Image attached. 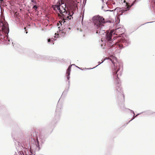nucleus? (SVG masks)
I'll return each mask as SVG.
<instances>
[{"mask_svg":"<svg viewBox=\"0 0 155 155\" xmlns=\"http://www.w3.org/2000/svg\"><path fill=\"white\" fill-rule=\"evenodd\" d=\"M113 64L112 66L113 78L114 79V83L118 87L120 86V82L119 78V73H117L120 70V64L117 61L116 58L113 55L110 56L109 58Z\"/></svg>","mask_w":155,"mask_h":155,"instance_id":"1","label":"nucleus"},{"mask_svg":"<svg viewBox=\"0 0 155 155\" xmlns=\"http://www.w3.org/2000/svg\"><path fill=\"white\" fill-rule=\"evenodd\" d=\"M94 23L96 27V33L100 35L103 34L105 31L103 30L102 27L105 23L104 19L102 17L98 16L96 18Z\"/></svg>","mask_w":155,"mask_h":155,"instance_id":"2","label":"nucleus"},{"mask_svg":"<svg viewBox=\"0 0 155 155\" xmlns=\"http://www.w3.org/2000/svg\"><path fill=\"white\" fill-rule=\"evenodd\" d=\"M0 26L2 27V29L3 32L5 33L6 36L7 37L6 39L8 40V41H10L9 39H8L7 35L9 32V29L8 23L5 22H3L2 21H0Z\"/></svg>","mask_w":155,"mask_h":155,"instance_id":"3","label":"nucleus"},{"mask_svg":"<svg viewBox=\"0 0 155 155\" xmlns=\"http://www.w3.org/2000/svg\"><path fill=\"white\" fill-rule=\"evenodd\" d=\"M12 136L14 139V142H15L16 148L17 149V147H19V142L18 139V134H17L15 132H13L12 134Z\"/></svg>","mask_w":155,"mask_h":155,"instance_id":"4","label":"nucleus"},{"mask_svg":"<svg viewBox=\"0 0 155 155\" xmlns=\"http://www.w3.org/2000/svg\"><path fill=\"white\" fill-rule=\"evenodd\" d=\"M63 2L62 0H57V4L52 6L54 10H58L60 13L62 11L60 9V6L61 5L63 4Z\"/></svg>","mask_w":155,"mask_h":155,"instance_id":"5","label":"nucleus"},{"mask_svg":"<svg viewBox=\"0 0 155 155\" xmlns=\"http://www.w3.org/2000/svg\"><path fill=\"white\" fill-rule=\"evenodd\" d=\"M60 9L62 11V12L60 13L62 14V16L63 17V18H68L65 15V14H67V12L65 9L64 8L63 6H61V7H60Z\"/></svg>","mask_w":155,"mask_h":155,"instance_id":"6","label":"nucleus"},{"mask_svg":"<svg viewBox=\"0 0 155 155\" xmlns=\"http://www.w3.org/2000/svg\"><path fill=\"white\" fill-rule=\"evenodd\" d=\"M114 31L112 30L110 32H108L106 35V39L108 41H111V37L112 35V34L113 33H113Z\"/></svg>","mask_w":155,"mask_h":155,"instance_id":"7","label":"nucleus"},{"mask_svg":"<svg viewBox=\"0 0 155 155\" xmlns=\"http://www.w3.org/2000/svg\"><path fill=\"white\" fill-rule=\"evenodd\" d=\"M71 65H70L67 70L66 74L67 76V78L68 80L70 78L69 76L70 74V72L71 70Z\"/></svg>","mask_w":155,"mask_h":155,"instance_id":"8","label":"nucleus"},{"mask_svg":"<svg viewBox=\"0 0 155 155\" xmlns=\"http://www.w3.org/2000/svg\"><path fill=\"white\" fill-rule=\"evenodd\" d=\"M117 46L120 49H121L123 48V45L121 43H119L118 42H115V44H113L112 46L114 47V46Z\"/></svg>","mask_w":155,"mask_h":155,"instance_id":"9","label":"nucleus"},{"mask_svg":"<svg viewBox=\"0 0 155 155\" xmlns=\"http://www.w3.org/2000/svg\"><path fill=\"white\" fill-rule=\"evenodd\" d=\"M76 8H77V7H74V8H73V11H71V12H70L68 15H70L69 16H67V17L69 19H71V16L73 15V14H74V11L76 10Z\"/></svg>","mask_w":155,"mask_h":155,"instance_id":"10","label":"nucleus"},{"mask_svg":"<svg viewBox=\"0 0 155 155\" xmlns=\"http://www.w3.org/2000/svg\"><path fill=\"white\" fill-rule=\"evenodd\" d=\"M126 6H127V7H126L127 9L125 10H124V11H127V10H129V9L131 7V6L133 5V4H132L131 6H130V5H129V3H127V2L126 3Z\"/></svg>","mask_w":155,"mask_h":155,"instance_id":"11","label":"nucleus"},{"mask_svg":"<svg viewBox=\"0 0 155 155\" xmlns=\"http://www.w3.org/2000/svg\"><path fill=\"white\" fill-rule=\"evenodd\" d=\"M14 16L17 18L18 21L19 20V13L18 12H15L14 14Z\"/></svg>","mask_w":155,"mask_h":155,"instance_id":"12","label":"nucleus"},{"mask_svg":"<svg viewBox=\"0 0 155 155\" xmlns=\"http://www.w3.org/2000/svg\"><path fill=\"white\" fill-rule=\"evenodd\" d=\"M31 2L32 3L33 5H35L37 4V2L36 1V0H31Z\"/></svg>","mask_w":155,"mask_h":155,"instance_id":"13","label":"nucleus"},{"mask_svg":"<svg viewBox=\"0 0 155 155\" xmlns=\"http://www.w3.org/2000/svg\"><path fill=\"white\" fill-rule=\"evenodd\" d=\"M68 4L70 5L72 4L73 2V0H68Z\"/></svg>","mask_w":155,"mask_h":155,"instance_id":"14","label":"nucleus"},{"mask_svg":"<svg viewBox=\"0 0 155 155\" xmlns=\"http://www.w3.org/2000/svg\"><path fill=\"white\" fill-rule=\"evenodd\" d=\"M34 5V6L33 7V8L35 10V11H36V10H37V9L38 8V6L37 5Z\"/></svg>","mask_w":155,"mask_h":155,"instance_id":"15","label":"nucleus"},{"mask_svg":"<svg viewBox=\"0 0 155 155\" xmlns=\"http://www.w3.org/2000/svg\"><path fill=\"white\" fill-rule=\"evenodd\" d=\"M152 2H154V3H155V0H151Z\"/></svg>","mask_w":155,"mask_h":155,"instance_id":"16","label":"nucleus"},{"mask_svg":"<svg viewBox=\"0 0 155 155\" xmlns=\"http://www.w3.org/2000/svg\"><path fill=\"white\" fill-rule=\"evenodd\" d=\"M51 41V39H48V42H49Z\"/></svg>","mask_w":155,"mask_h":155,"instance_id":"17","label":"nucleus"},{"mask_svg":"<svg viewBox=\"0 0 155 155\" xmlns=\"http://www.w3.org/2000/svg\"><path fill=\"white\" fill-rule=\"evenodd\" d=\"M36 140H37V142L38 143V137H36Z\"/></svg>","mask_w":155,"mask_h":155,"instance_id":"18","label":"nucleus"},{"mask_svg":"<svg viewBox=\"0 0 155 155\" xmlns=\"http://www.w3.org/2000/svg\"><path fill=\"white\" fill-rule=\"evenodd\" d=\"M126 2V1H125V0H124V2Z\"/></svg>","mask_w":155,"mask_h":155,"instance_id":"19","label":"nucleus"},{"mask_svg":"<svg viewBox=\"0 0 155 155\" xmlns=\"http://www.w3.org/2000/svg\"><path fill=\"white\" fill-rule=\"evenodd\" d=\"M0 1H1V0H0Z\"/></svg>","mask_w":155,"mask_h":155,"instance_id":"20","label":"nucleus"}]
</instances>
